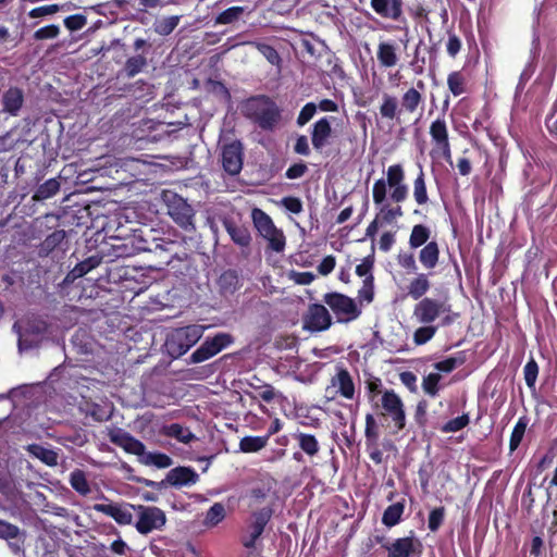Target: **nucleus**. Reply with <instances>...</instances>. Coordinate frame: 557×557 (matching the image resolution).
<instances>
[{
	"label": "nucleus",
	"mask_w": 557,
	"mask_h": 557,
	"mask_svg": "<svg viewBox=\"0 0 557 557\" xmlns=\"http://www.w3.org/2000/svg\"><path fill=\"white\" fill-rule=\"evenodd\" d=\"M405 170L401 164L389 165L386 178H379L372 186V198L376 207H380L379 218L381 224H392L404 216L400 206L408 197V186L405 183Z\"/></svg>",
	"instance_id": "obj_1"
},
{
	"label": "nucleus",
	"mask_w": 557,
	"mask_h": 557,
	"mask_svg": "<svg viewBox=\"0 0 557 557\" xmlns=\"http://www.w3.org/2000/svg\"><path fill=\"white\" fill-rule=\"evenodd\" d=\"M154 230L149 228L148 234L143 230H134V234L125 238L121 245H115L116 257H126L139 252H153L160 259L161 263L170 265L177 261H186L188 253L182 243L166 238H157L152 236Z\"/></svg>",
	"instance_id": "obj_2"
},
{
	"label": "nucleus",
	"mask_w": 557,
	"mask_h": 557,
	"mask_svg": "<svg viewBox=\"0 0 557 557\" xmlns=\"http://www.w3.org/2000/svg\"><path fill=\"white\" fill-rule=\"evenodd\" d=\"M109 441L124 449L127 454L139 457L140 463L145 466H154L158 469H165L172 466V458L164 453H147L143 442L134 437L122 428H111L108 430Z\"/></svg>",
	"instance_id": "obj_3"
},
{
	"label": "nucleus",
	"mask_w": 557,
	"mask_h": 557,
	"mask_svg": "<svg viewBox=\"0 0 557 557\" xmlns=\"http://www.w3.org/2000/svg\"><path fill=\"white\" fill-rule=\"evenodd\" d=\"M243 114L259 128L272 132L282 120V110L277 103L267 95L248 98L243 103Z\"/></svg>",
	"instance_id": "obj_4"
},
{
	"label": "nucleus",
	"mask_w": 557,
	"mask_h": 557,
	"mask_svg": "<svg viewBox=\"0 0 557 557\" xmlns=\"http://www.w3.org/2000/svg\"><path fill=\"white\" fill-rule=\"evenodd\" d=\"M451 313L453 309L448 296L424 297L413 306L412 319L419 324H434L437 320H441L442 326H448L458 317V313L454 315Z\"/></svg>",
	"instance_id": "obj_5"
},
{
	"label": "nucleus",
	"mask_w": 557,
	"mask_h": 557,
	"mask_svg": "<svg viewBox=\"0 0 557 557\" xmlns=\"http://www.w3.org/2000/svg\"><path fill=\"white\" fill-rule=\"evenodd\" d=\"M202 333V326L197 324L175 329L165 339L168 352L173 358H180L201 338Z\"/></svg>",
	"instance_id": "obj_6"
},
{
	"label": "nucleus",
	"mask_w": 557,
	"mask_h": 557,
	"mask_svg": "<svg viewBox=\"0 0 557 557\" xmlns=\"http://www.w3.org/2000/svg\"><path fill=\"white\" fill-rule=\"evenodd\" d=\"M13 330L17 334V344L21 350H28L39 346L48 331L46 321L39 318H27L16 321Z\"/></svg>",
	"instance_id": "obj_7"
},
{
	"label": "nucleus",
	"mask_w": 557,
	"mask_h": 557,
	"mask_svg": "<svg viewBox=\"0 0 557 557\" xmlns=\"http://www.w3.org/2000/svg\"><path fill=\"white\" fill-rule=\"evenodd\" d=\"M382 409L377 412L379 417H389L396 434L406 426V411L403 399L394 389H385L381 397V404L374 403L373 409Z\"/></svg>",
	"instance_id": "obj_8"
},
{
	"label": "nucleus",
	"mask_w": 557,
	"mask_h": 557,
	"mask_svg": "<svg viewBox=\"0 0 557 557\" xmlns=\"http://www.w3.org/2000/svg\"><path fill=\"white\" fill-rule=\"evenodd\" d=\"M252 221L259 234L269 242V248L276 252L284 250L286 238L282 230L277 228L269 214L261 209L252 210Z\"/></svg>",
	"instance_id": "obj_9"
},
{
	"label": "nucleus",
	"mask_w": 557,
	"mask_h": 557,
	"mask_svg": "<svg viewBox=\"0 0 557 557\" xmlns=\"http://www.w3.org/2000/svg\"><path fill=\"white\" fill-rule=\"evenodd\" d=\"M199 480V474L190 467H176L171 469L164 480L161 482H156L145 478H136L135 482L143 484L146 487H151L154 490H161L166 485H172L175 487L188 486L196 484Z\"/></svg>",
	"instance_id": "obj_10"
},
{
	"label": "nucleus",
	"mask_w": 557,
	"mask_h": 557,
	"mask_svg": "<svg viewBox=\"0 0 557 557\" xmlns=\"http://www.w3.org/2000/svg\"><path fill=\"white\" fill-rule=\"evenodd\" d=\"M168 214L182 230L188 233L196 231V211L182 196L172 194L166 200Z\"/></svg>",
	"instance_id": "obj_11"
},
{
	"label": "nucleus",
	"mask_w": 557,
	"mask_h": 557,
	"mask_svg": "<svg viewBox=\"0 0 557 557\" xmlns=\"http://www.w3.org/2000/svg\"><path fill=\"white\" fill-rule=\"evenodd\" d=\"M323 301L335 313L338 323L351 322L361 314V309L357 306L355 299L345 294L337 292L326 293L323 296Z\"/></svg>",
	"instance_id": "obj_12"
},
{
	"label": "nucleus",
	"mask_w": 557,
	"mask_h": 557,
	"mask_svg": "<svg viewBox=\"0 0 557 557\" xmlns=\"http://www.w3.org/2000/svg\"><path fill=\"white\" fill-rule=\"evenodd\" d=\"M137 512L135 528L138 533L147 535L154 530H161L166 523L165 512L156 506H131Z\"/></svg>",
	"instance_id": "obj_13"
},
{
	"label": "nucleus",
	"mask_w": 557,
	"mask_h": 557,
	"mask_svg": "<svg viewBox=\"0 0 557 557\" xmlns=\"http://www.w3.org/2000/svg\"><path fill=\"white\" fill-rule=\"evenodd\" d=\"M273 512L274 510L271 506H265L251 513V521L247 527V534L240 540L245 548L252 549L256 547V543L271 521Z\"/></svg>",
	"instance_id": "obj_14"
},
{
	"label": "nucleus",
	"mask_w": 557,
	"mask_h": 557,
	"mask_svg": "<svg viewBox=\"0 0 557 557\" xmlns=\"http://www.w3.org/2000/svg\"><path fill=\"white\" fill-rule=\"evenodd\" d=\"M234 337L228 333H216L207 337L203 343L190 355L191 363L203 362L233 344Z\"/></svg>",
	"instance_id": "obj_15"
},
{
	"label": "nucleus",
	"mask_w": 557,
	"mask_h": 557,
	"mask_svg": "<svg viewBox=\"0 0 557 557\" xmlns=\"http://www.w3.org/2000/svg\"><path fill=\"white\" fill-rule=\"evenodd\" d=\"M434 11H438L442 23L445 24L448 21V9L445 4L444 0H430L429 5L418 2L409 8V14L413 21L419 22L425 25V29L429 36H432L430 24H431V13Z\"/></svg>",
	"instance_id": "obj_16"
},
{
	"label": "nucleus",
	"mask_w": 557,
	"mask_h": 557,
	"mask_svg": "<svg viewBox=\"0 0 557 557\" xmlns=\"http://www.w3.org/2000/svg\"><path fill=\"white\" fill-rule=\"evenodd\" d=\"M429 134L433 144V151L441 154L447 162L451 160V146L447 123L444 117L432 121Z\"/></svg>",
	"instance_id": "obj_17"
},
{
	"label": "nucleus",
	"mask_w": 557,
	"mask_h": 557,
	"mask_svg": "<svg viewBox=\"0 0 557 557\" xmlns=\"http://www.w3.org/2000/svg\"><path fill=\"white\" fill-rule=\"evenodd\" d=\"M370 7L381 18L407 25L404 0H370Z\"/></svg>",
	"instance_id": "obj_18"
},
{
	"label": "nucleus",
	"mask_w": 557,
	"mask_h": 557,
	"mask_svg": "<svg viewBox=\"0 0 557 557\" xmlns=\"http://www.w3.org/2000/svg\"><path fill=\"white\" fill-rule=\"evenodd\" d=\"M304 329L310 332H323L331 327L332 315L325 306L311 304L302 318Z\"/></svg>",
	"instance_id": "obj_19"
},
{
	"label": "nucleus",
	"mask_w": 557,
	"mask_h": 557,
	"mask_svg": "<svg viewBox=\"0 0 557 557\" xmlns=\"http://www.w3.org/2000/svg\"><path fill=\"white\" fill-rule=\"evenodd\" d=\"M244 147L240 140L235 139L222 147V166L230 175H237L243 169Z\"/></svg>",
	"instance_id": "obj_20"
},
{
	"label": "nucleus",
	"mask_w": 557,
	"mask_h": 557,
	"mask_svg": "<svg viewBox=\"0 0 557 557\" xmlns=\"http://www.w3.org/2000/svg\"><path fill=\"white\" fill-rule=\"evenodd\" d=\"M364 437V444L370 459L374 463L381 465L383 462V453L379 448V425L372 413L366 414Z\"/></svg>",
	"instance_id": "obj_21"
},
{
	"label": "nucleus",
	"mask_w": 557,
	"mask_h": 557,
	"mask_svg": "<svg viewBox=\"0 0 557 557\" xmlns=\"http://www.w3.org/2000/svg\"><path fill=\"white\" fill-rule=\"evenodd\" d=\"M331 119V116H323L311 125L310 138L312 147L317 152H322L332 137Z\"/></svg>",
	"instance_id": "obj_22"
},
{
	"label": "nucleus",
	"mask_w": 557,
	"mask_h": 557,
	"mask_svg": "<svg viewBox=\"0 0 557 557\" xmlns=\"http://www.w3.org/2000/svg\"><path fill=\"white\" fill-rule=\"evenodd\" d=\"M131 504H95L94 509L97 512H101L106 516L111 517L120 525H129L133 523V515Z\"/></svg>",
	"instance_id": "obj_23"
},
{
	"label": "nucleus",
	"mask_w": 557,
	"mask_h": 557,
	"mask_svg": "<svg viewBox=\"0 0 557 557\" xmlns=\"http://www.w3.org/2000/svg\"><path fill=\"white\" fill-rule=\"evenodd\" d=\"M416 546H421V544L413 536L396 539L391 544L382 545L388 552L387 557H410L414 553Z\"/></svg>",
	"instance_id": "obj_24"
},
{
	"label": "nucleus",
	"mask_w": 557,
	"mask_h": 557,
	"mask_svg": "<svg viewBox=\"0 0 557 557\" xmlns=\"http://www.w3.org/2000/svg\"><path fill=\"white\" fill-rule=\"evenodd\" d=\"M418 88H424L422 81L417 82V88L410 87L401 95L400 108L403 114H413L423 104L424 99Z\"/></svg>",
	"instance_id": "obj_25"
},
{
	"label": "nucleus",
	"mask_w": 557,
	"mask_h": 557,
	"mask_svg": "<svg viewBox=\"0 0 557 557\" xmlns=\"http://www.w3.org/2000/svg\"><path fill=\"white\" fill-rule=\"evenodd\" d=\"M2 111L17 116L24 104V92L18 87H10L2 94L1 98Z\"/></svg>",
	"instance_id": "obj_26"
},
{
	"label": "nucleus",
	"mask_w": 557,
	"mask_h": 557,
	"mask_svg": "<svg viewBox=\"0 0 557 557\" xmlns=\"http://www.w3.org/2000/svg\"><path fill=\"white\" fill-rule=\"evenodd\" d=\"M222 223L235 245L242 248H248L250 246L251 235L245 225L237 224L228 218L223 219Z\"/></svg>",
	"instance_id": "obj_27"
},
{
	"label": "nucleus",
	"mask_w": 557,
	"mask_h": 557,
	"mask_svg": "<svg viewBox=\"0 0 557 557\" xmlns=\"http://www.w3.org/2000/svg\"><path fill=\"white\" fill-rule=\"evenodd\" d=\"M430 275L431 273H417L407 285L408 296L418 301L426 297L425 295L432 286Z\"/></svg>",
	"instance_id": "obj_28"
},
{
	"label": "nucleus",
	"mask_w": 557,
	"mask_h": 557,
	"mask_svg": "<svg viewBox=\"0 0 557 557\" xmlns=\"http://www.w3.org/2000/svg\"><path fill=\"white\" fill-rule=\"evenodd\" d=\"M376 59L381 67L391 69L396 66L399 61L397 46L392 41H381L377 45Z\"/></svg>",
	"instance_id": "obj_29"
},
{
	"label": "nucleus",
	"mask_w": 557,
	"mask_h": 557,
	"mask_svg": "<svg viewBox=\"0 0 557 557\" xmlns=\"http://www.w3.org/2000/svg\"><path fill=\"white\" fill-rule=\"evenodd\" d=\"M380 114L383 119L401 123L403 111L396 96L384 94L380 106Z\"/></svg>",
	"instance_id": "obj_30"
},
{
	"label": "nucleus",
	"mask_w": 557,
	"mask_h": 557,
	"mask_svg": "<svg viewBox=\"0 0 557 557\" xmlns=\"http://www.w3.org/2000/svg\"><path fill=\"white\" fill-rule=\"evenodd\" d=\"M66 233L64 230H57L48 235L39 246L40 256H49L55 250L64 251L66 245Z\"/></svg>",
	"instance_id": "obj_31"
},
{
	"label": "nucleus",
	"mask_w": 557,
	"mask_h": 557,
	"mask_svg": "<svg viewBox=\"0 0 557 557\" xmlns=\"http://www.w3.org/2000/svg\"><path fill=\"white\" fill-rule=\"evenodd\" d=\"M332 385L338 387V393L346 399L355 397V383L349 371L345 368L338 369L335 376L332 377Z\"/></svg>",
	"instance_id": "obj_32"
},
{
	"label": "nucleus",
	"mask_w": 557,
	"mask_h": 557,
	"mask_svg": "<svg viewBox=\"0 0 557 557\" xmlns=\"http://www.w3.org/2000/svg\"><path fill=\"white\" fill-rule=\"evenodd\" d=\"M440 260V247L435 240L429 242L419 252V261L426 270H433Z\"/></svg>",
	"instance_id": "obj_33"
},
{
	"label": "nucleus",
	"mask_w": 557,
	"mask_h": 557,
	"mask_svg": "<svg viewBox=\"0 0 557 557\" xmlns=\"http://www.w3.org/2000/svg\"><path fill=\"white\" fill-rule=\"evenodd\" d=\"M413 199L418 206L424 207L429 203L430 198L428 194L425 174L423 168L419 166V173L413 181Z\"/></svg>",
	"instance_id": "obj_34"
},
{
	"label": "nucleus",
	"mask_w": 557,
	"mask_h": 557,
	"mask_svg": "<svg viewBox=\"0 0 557 557\" xmlns=\"http://www.w3.org/2000/svg\"><path fill=\"white\" fill-rule=\"evenodd\" d=\"M101 262V258L97 256L89 257L81 262H78L66 275L65 282H73L78 277L84 276L95 268H97Z\"/></svg>",
	"instance_id": "obj_35"
},
{
	"label": "nucleus",
	"mask_w": 557,
	"mask_h": 557,
	"mask_svg": "<svg viewBox=\"0 0 557 557\" xmlns=\"http://www.w3.org/2000/svg\"><path fill=\"white\" fill-rule=\"evenodd\" d=\"M405 510V499L389 505L383 512L382 523L387 528L395 527L401 520Z\"/></svg>",
	"instance_id": "obj_36"
},
{
	"label": "nucleus",
	"mask_w": 557,
	"mask_h": 557,
	"mask_svg": "<svg viewBox=\"0 0 557 557\" xmlns=\"http://www.w3.org/2000/svg\"><path fill=\"white\" fill-rule=\"evenodd\" d=\"M28 451L49 467L58 465L59 456L53 449L47 448L40 444H32L28 447Z\"/></svg>",
	"instance_id": "obj_37"
},
{
	"label": "nucleus",
	"mask_w": 557,
	"mask_h": 557,
	"mask_svg": "<svg viewBox=\"0 0 557 557\" xmlns=\"http://www.w3.org/2000/svg\"><path fill=\"white\" fill-rule=\"evenodd\" d=\"M294 438L306 455L313 457L319 453L320 444L314 435L299 432L294 434Z\"/></svg>",
	"instance_id": "obj_38"
},
{
	"label": "nucleus",
	"mask_w": 557,
	"mask_h": 557,
	"mask_svg": "<svg viewBox=\"0 0 557 557\" xmlns=\"http://www.w3.org/2000/svg\"><path fill=\"white\" fill-rule=\"evenodd\" d=\"M268 442L269 435L244 436L239 441V449L246 454L258 453L268 445Z\"/></svg>",
	"instance_id": "obj_39"
},
{
	"label": "nucleus",
	"mask_w": 557,
	"mask_h": 557,
	"mask_svg": "<svg viewBox=\"0 0 557 557\" xmlns=\"http://www.w3.org/2000/svg\"><path fill=\"white\" fill-rule=\"evenodd\" d=\"M431 230L424 224L413 225L410 236L409 246L412 249L425 246L430 240Z\"/></svg>",
	"instance_id": "obj_40"
},
{
	"label": "nucleus",
	"mask_w": 557,
	"mask_h": 557,
	"mask_svg": "<svg viewBox=\"0 0 557 557\" xmlns=\"http://www.w3.org/2000/svg\"><path fill=\"white\" fill-rule=\"evenodd\" d=\"M219 286L224 294H234L239 289V276L235 270H226L219 277Z\"/></svg>",
	"instance_id": "obj_41"
},
{
	"label": "nucleus",
	"mask_w": 557,
	"mask_h": 557,
	"mask_svg": "<svg viewBox=\"0 0 557 557\" xmlns=\"http://www.w3.org/2000/svg\"><path fill=\"white\" fill-rule=\"evenodd\" d=\"M59 190V181L57 178H50L37 187L33 195V199L35 201H44L57 195Z\"/></svg>",
	"instance_id": "obj_42"
},
{
	"label": "nucleus",
	"mask_w": 557,
	"mask_h": 557,
	"mask_svg": "<svg viewBox=\"0 0 557 557\" xmlns=\"http://www.w3.org/2000/svg\"><path fill=\"white\" fill-rule=\"evenodd\" d=\"M69 481L72 488L82 496H87L91 492L86 473L81 469L73 470Z\"/></svg>",
	"instance_id": "obj_43"
},
{
	"label": "nucleus",
	"mask_w": 557,
	"mask_h": 557,
	"mask_svg": "<svg viewBox=\"0 0 557 557\" xmlns=\"http://www.w3.org/2000/svg\"><path fill=\"white\" fill-rule=\"evenodd\" d=\"M467 361L466 352L458 351L456 356L448 357L444 360L437 361L433 364L434 369L438 372L450 373L456 368L462 366Z\"/></svg>",
	"instance_id": "obj_44"
},
{
	"label": "nucleus",
	"mask_w": 557,
	"mask_h": 557,
	"mask_svg": "<svg viewBox=\"0 0 557 557\" xmlns=\"http://www.w3.org/2000/svg\"><path fill=\"white\" fill-rule=\"evenodd\" d=\"M447 86L449 91L458 97L467 92V79L461 71H454L447 76Z\"/></svg>",
	"instance_id": "obj_45"
},
{
	"label": "nucleus",
	"mask_w": 557,
	"mask_h": 557,
	"mask_svg": "<svg viewBox=\"0 0 557 557\" xmlns=\"http://www.w3.org/2000/svg\"><path fill=\"white\" fill-rule=\"evenodd\" d=\"M246 45L257 49L270 64L280 65L282 59L274 47L257 40L247 41Z\"/></svg>",
	"instance_id": "obj_46"
},
{
	"label": "nucleus",
	"mask_w": 557,
	"mask_h": 557,
	"mask_svg": "<svg viewBox=\"0 0 557 557\" xmlns=\"http://www.w3.org/2000/svg\"><path fill=\"white\" fill-rule=\"evenodd\" d=\"M226 516L225 506L222 503H214L206 512L203 524L209 528L216 527Z\"/></svg>",
	"instance_id": "obj_47"
},
{
	"label": "nucleus",
	"mask_w": 557,
	"mask_h": 557,
	"mask_svg": "<svg viewBox=\"0 0 557 557\" xmlns=\"http://www.w3.org/2000/svg\"><path fill=\"white\" fill-rule=\"evenodd\" d=\"M81 410L97 422L108 421L112 416L111 411H108L102 405L97 403L86 401L84 407H81Z\"/></svg>",
	"instance_id": "obj_48"
},
{
	"label": "nucleus",
	"mask_w": 557,
	"mask_h": 557,
	"mask_svg": "<svg viewBox=\"0 0 557 557\" xmlns=\"http://www.w3.org/2000/svg\"><path fill=\"white\" fill-rule=\"evenodd\" d=\"M181 16L172 15L153 23V30L160 36H169L177 27Z\"/></svg>",
	"instance_id": "obj_49"
},
{
	"label": "nucleus",
	"mask_w": 557,
	"mask_h": 557,
	"mask_svg": "<svg viewBox=\"0 0 557 557\" xmlns=\"http://www.w3.org/2000/svg\"><path fill=\"white\" fill-rule=\"evenodd\" d=\"M528 426V419L525 416L520 417L517 421V423L513 426V430L510 435L509 440V449L510 451H515L519 445L522 442V438L524 436L525 430Z\"/></svg>",
	"instance_id": "obj_50"
},
{
	"label": "nucleus",
	"mask_w": 557,
	"mask_h": 557,
	"mask_svg": "<svg viewBox=\"0 0 557 557\" xmlns=\"http://www.w3.org/2000/svg\"><path fill=\"white\" fill-rule=\"evenodd\" d=\"M437 330L438 326L434 324H420L413 333V343L417 346L426 344L435 336Z\"/></svg>",
	"instance_id": "obj_51"
},
{
	"label": "nucleus",
	"mask_w": 557,
	"mask_h": 557,
	"mask_svg": "<svg viewBox=\"0 0 557 557\" xmlns=\"http://www.w3.org/2000/svg\"><path fill=\"white\" fill-rule=\"evenodd\" d=\"M147 65V59L143 54L131 57L126 60L123 71L127 77H134Z\"/></svg>",
	"instance_id": "obj_52"
},
{
	"label": "nucleus",
	"mask_w": 557,
	"mask_h": 557,
	"mask_svg": "<svg viewBox=\"0 0 557 557\" xmlns=\"http://www.w3.org/2000/svg\"><path fill=\"white\" fill-rule=\"evenodd\" d=\"M245 9L243 7H231L222 11L216 15L214 23L216 25H227L238 21L244 14Z\"/></svg>",
	"instance_id": "obj_53"
},
{
	"label": "nucleus",
	"mask_w": 557,
	"mask_h": 557,
	"mask_svg": "<svg viewBox=\"0 0 557 557\" xmlns=\"http://www.w3.org/2000/svg\"><path fill=\"white\" fill-rule=\"evenodd\" d=\"M166 435L174 437L184 444H188L195 438V435L188 428H184L178 423H172L166 426Z\"/></svg>",
	"instance_id": "obj_54"
},
{
	"label": "nucleus",
	"mask_w": 557,
	"mask_h": 557,
	"mask_svg": "<svg viewBox=\"0 0 557 557\" xmlns=\"http://www.w3.org/2000/svg\"><path fill=\"white\" fill-rule=\"evenodd\" d=\"M441 380H442V375L437 372H432V373H429L428 375H425L422 381L423 392L431 397L437 396L438 392L441 389V387H440Z\"/></svg>",
	"instance_id": "obj_55"
},
{
	"label": "nucleus",
	"mask_w": 557,
	"mask_h": 557,
	"mask_svg": "<svg viewBox=\"0 0 557 557\" xmlns=\"http://www.w3.org/2000/svg\"><path fill=\"white\" fill-rule=\"evenodd\" d=\"M539 375V364L535 361L533 357L530 358V360L525 363L523 368V377L525 381L527 386L530 389L535 388V383Z\"/></svg>",
	"instance_id": "obj_56"
},
{
	"label": "nucleus",
	"mask_w": 557,
	"mask_h": 557,
	"mask_svg": "<svg viewBox=\"0 0 557 557\" xmlns=\"http://www.w3.org/2000/svg\"><path fill=\"white\" fill-rule=\"evenodd\" d=\"M470 423V418L468 413H463L457 418H454L447 421L441 430L444 433H455L462 429H465Z\"/></svg>",
	"instance_id": "obj_57"
},
{
	"label": "nucleus",
	"mask_w": 557,
	"mask_h": 557,
	"mask_svg": "<svg viewBox=\"0 0 557 557\" xmlns=\"http://www.w3.org/2000/svg\"><path fill=\"white\" fill-rule=\"evenodd\" d=\"M446 51L447 54L455 59L462 49V41L460 37L451 29L447 30Z\"/></svg>",
	"instance_id": "obj_58"
},
{
	"label": "nucleus",
	"mask_w": 557,
	"mask_h": 557,
	"mask_svg": "<svg viewBox=\"0 0 557 557\" xmlns=\"http://www.w3.org/2000/svg\"><path fill=\"white\" fill-rule=\"evenodd\" d=\"M445 519V507H436L432 509L428 518V528L431 532H436L443 524Z\"/></svg>",
	"instance_id": "obj_59"
},
{
	"label": "nucleus",
	"mask_w": 557,
	"mask_h": 557,
	"mask_svg": "<svg viewBox=\"0 0 557 557\" xmlns=\"http://www.w3.org/2000/svg\"><path fill=\"white\" fill-rule=\"evenodd\" d=\"M368 400L373 405L377 395L383 394L382 380L377 376H371L366 381Z\"/></svg>",
	"instance_id": "obj_60"
},
{
	"label": "nucleus",
	"mask_w": 557,
	"mask_h": 557,
	"mask_svg": "<svg viewBox=\"0 0 557 557\" xmlns=\"http://www.w3.org/2000/svg\"><path fill=\"white\" fill-rule=\"evenodd\" d=\"M280 205L288 212L293 214H299L304 210V205L300 198L295 196L283 197Z\"/></svg>",
	"instance_id": "obj_61"
},
{
	"label": "nucleus",
	"mask_w": 557,
	"mask_h": 557,
	"mask_svg": "<svg viewBox=\"0 0 557 557\" xmlns=\"http://www.w3.org/2000/svg\"><path fill=\"white\" fill-rule=\"evenodd\" d=\"M317 109H318V107L314 102L306 103L301 108V110L297 116V120H296L297 125L300 127L305 126L314 116V114L317 113Z\"/></svg>",
	"instance_id": "obj_62"
},
{
	"label": "nucleus",
	"mask_w": 557,
	"mask_h": 557,
	"mask_svg": "<svg viewBox=\"0 0 557 557\" xmlns=\"http://www.w3.org/2000/svg\"><path fill=\"white\" fill-rule=\"evenodd\" d=\"M60 34V27L51 24L37 29L33 37L35 40H46L57 38Z\"/></svg>",
	"instance_id": "obj_63"
},
{
	"label": "nucleus",
	"mask_w": 557,
	"mask_h": 557,
	"mask_svg": "<svg viewBox=\"0 0 557 557\" xmlns=\"http://www.w3.org/2000/svg\"><path fill=\"white\" fill-rule=\"evenodd\" d=\"M86 24L87 17L84 14H73L64 18V26L71 32L81 30Z\"/></svg>",
	"instance_id": "obj_64"
}]
</instances>
